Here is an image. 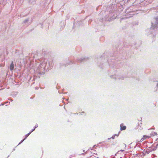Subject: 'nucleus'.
I'll use <instances>...</instances> for the list:
<instances>
[{
	"label": "nucleus",
	"mask_w": 158,
	"mask_h": 158,
	"mask_svg": "<svg viewBox=\"0 0 158 158\" xmlns=\"http://www.w3.org/2000/svg\"><path fill=\"white\" fill-rule=\"evenodd\" d=\"M47 64V61L45 60L43 61L40 63L38 68V71H40L39 72H43L45 70Z\"/></svg>",
	"instance_id": "1"
},
{
	"label": "nucleus",
	"mask_w": 158,
	"mask_h": 158,
	"mask_svg": "<svg viewBox=\"0 0 158 158\" xmlns=\"http://www.w3.org/2000/svg\"><path fill=\"white\" fill-rule=\"evenodd\" d=\"M47 64V61L45 60L43 61L40 63L38 68V71H40L39 72H43L45 70Z\"/></svg>",
	"instance_id": "2"
},
{
	"label": "nucleus",
	"mask_w": 158,
	"mask_h": 158,
	"mask_svg": "<svg viewBox=\"0 0 158 158\" xmlns=\"http://www.w3.org/2000/svg\"><path fill=\"white\" fill-rule=\"evenodd\" d=\"M154 20L155 23H154L153 22H152V27L155 28L157 27V25L158 24V18L154 19Z\"/></svg>",
	"instance_id": "3"
},
{
	"label": "nucleus",
	"mask_w": 158,
	"mask_h": 158,
	"mask_svg": "<svg viewBox=\"0 0 158 158\" xmlns=\"http://www.w3.org/2000/svg\"><path fill=\"white\" fill-rule=\"evenodd\" d=\"M151 136H147L146 135H144L143 136V138H142L141 139V141H143L145 139H146L149 138H150L151 137Z\"/></svg>",
	"instance_id": "4"
},
{
	"label": "nucleus",
	"mask_w": 158,
	"mask_h": 158,
	"mask_svg": "<svg viewBox=\"0 0 158 158\" xmlns=\"http://www.w3.org/2000/svg\"><path fill=\"white\" fill-rule=\"evenodd\" d=\"M120 129L121 130H125L126 129V127L125 126H123V124H121L120 125Z\"/></svg>",
	"instance_id": "5"
},
{
	"label": "nucleus",
	"mask_w": 158,
	"mask_h": 158,
	"mask_svg": "<svg viewBox=\"0 0 158 158\" xmlns=\"http://www.w3.org/2000/svg\"><path fill=\"white\" fill-rule=\"evenodd\" d=\"M31 133V132H30L29 133L27 134V135H26V137H25V138L23 139V140H22L21 142L19 143V144H20V143H22L27 138V137L28 136V135Z\"/></svg>",
	"instance_id": "6"
},
{
	"label": "nucleus",
	"mask_w": 158,
	"mask_h": 158,
	"mask_svg": "<svg viewBox=\"0 0 158 158\" xmlns=\"http://www.w3.org/2000/svg\"><path fill=\"white\" fill-rule=\"evenodd\" d=\"M14 64L12 63L10 65V70H12L14 69Z\"/></svg>",
	"instance_id": "7"
},
{
	"label": "nucleus",
	"mask_w": 158,
	"mask_h": 158,
	"mask_svg": "<svg viewBox=\"0 0 158 158\" xmlns=\"http://www.w3.org/2000/svg\"><path fill=\"white\" fill-rule=\"evenodd\" d=\"M152 135L153 136L155 135H157V133L156 132H153V133H152Z\"/></svg>",
	"instance_id": "8"
},
{
	"label": "nucleus",
	"mask_w": 158,
	"mask_h": 158,
	"mask_svg": "<svg viewBox=\"0 0 158 158\" xmlns=\"http://www.w3.org/2000/svg\"><path fill=\"white\" fill-rule=\"evenodd\" d=\"M28 21V19H27L24 21V23H26Z\"/></svg>",
	"instance_id": "9"
},
{
	"label": "nucleus",
	"mask_w": 158,
	"mask_h": 158,
	"mask_svg": "<svg viewBox=\"0 0 158 158\" xmlns=\"http://www.w3.org/2000/svg\"><path fill=\"white\" fill-rule=\"evenodd\" d=\"M38 127V124H36L35 125V128H36L37 127Z\"/></svg>",
	"instance_id": "10"
},
{
	"label": "nucleus",
	"mask_w": 158,
	"mask_h": 158,
	"mask_svg": "<svg viewBox=\"0 0 158 158\" xmlns=\"http://www.w3.org/2000/svg\"><path fill=\"white\" fill-rule=\"evenodd\" d=\"M35 128H34V129H33L32 130V131H31V132H32V131H34L35 130Z\"/></svg>",
	"instance_id": "11"
},
{
	"label": "nucleus",
	"mask_w": 158,
	"mask_h": 158,
	"mask_svg": "<svg viewBox=\"0 0 158 158\" xmlns=\"http://www.w3.org/2000/svg\"><path fill=\"white\" fill-rule=\"evenodd\" d=\"M120 151H122V152H123V151H124V150H121Z\"/></svg>",
	"instance_id": "12"
},
{
	"label": "nucleus",
	"mask_w": 158,
	"mask_h": 158,
	"mask_svg": "<svg viewBox=\"0 0 158 158\" xmlns=\"http://www.w3.org/2000/svg\"><path fill=\"white\" fill-rule=\"evenodd\" d=\"M157 87H158V83L157 84Z\"/></svg>",
	"instance_id": "13"
},
{
	"label": "nucleus",
	"mask_w": 158,
	"mask_h": 158,
	"mask_svg": "<svg viewBox=\"0 0 158 158\" xmlns=\"http://www.w3.org/2000/svg\"><path fill=\"white\" fill-rule=\"evenodd\" d=\"M112 138L113 139H114V138L113 136H112Z\"/></svg>",
	"instance_id": "14"
},
{
	"label": "nucleus",
	"mask_w": 158,
	"mask_h": 158,
	"mask_svg": "<svg viewBox=\"0 0 158 158\" xmlns=\"http://www.w3.org/2000/svg\"><path fill=\"white\" fill-rule=\"evenodd\" d=\"M124 145H125V147H126V144H125Z\"/></svg>",
	"instance_id": "15"
},
{
	"label": "nucleus",
	"mask_w": 158,
	"mask_h": 158,
	"mask_svg": "<svg viewBox=\"0 0 158 158\" xmlns=\"http://www.w3.org/2000/svg\"><path fill=\"white\" fill-rule=\"evenodd\" d=\"M83 152H85V150H83Z\"/></svg>",
	"instance_id": "16"
},
{
	"label": "nucleus",
	"mask_w": 158,
	"mask_h": 158,
	"mask_svg": "<svg viewBox=\"0 0 158 158\" xmlns=\"http://www.w3.org/2000/svg\"><path fill=\"white\" fill-rule=\"evenodd\" d=\"M98 158L97 157V158Z\"/></svg>",
	"instance_id": "17"
}]
</instances>
